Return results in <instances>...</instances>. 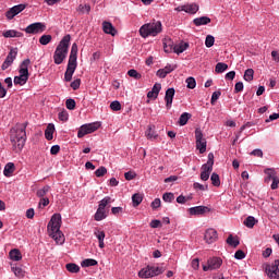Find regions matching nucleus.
I'll use <instances>...</instances> for the list:
<instances>
[{
    "instance_id": "obj_1",
    "label": "nucleus",
    "mask_w": 279,
    "mask_h": 279,
    "mask_svg": "<svg viewBox=\"0 0 279 279\" xmlns=\"http://www.w3.org/2000/svg\"><path fill=\"white\" fill-rule=\"evenodd\" d=\"M27 122L17 123L14 128L11 129L10 141L14 151H21L25 147L27 141Z\"/></svg>"
},
{
    "instance_id": "obj_2",
    "label": "nucleus",
    "mask_w": 279,
    "mask_h": 279,
    "mask_svg": "<svg viewBox=\"0 0 279 279\" xmlns=\"http://www.w3.org/2000/svg\"><path fill=\"white\" fill-rule=\"evenodd\" d=\"M61 223L62 216L60 214H54L48 223L49 236L56 241L57 245H63L65 241L64 234L60 231Z\"/></svg>"
},
{
    "instance_id": "obj_3",
    "label": "nucleus",
    "mask_w": 279,
    "mask_h": 279,
    "mask_svg": "<svg viewBox=\"0 0 279 279\" xmlns=\"http://www.w3.org/2000/svg\"><path fill=\"white\" fill-rule=\"evenodd\" d=\"M71 43V35H65L56 48L53 60L54 64H62L66 60L69 53V45Z\"/></svg>"
},
{
    "instance_id": "obj_4",
    "label": "nucleus",
    "mask_w": 279,
    "mask_h": 279,
    "mask_svg": "<svg viewBox=\"0 0 279 279\" xmlns=\"http://www.w3.org/2000/svg\"><path fill=\"white\" fill-rule=\"evenodd\" d=\"M162 32V23L160 21L147 23L141 26L140 35L142 38H149V36H158Z\"/></svg>"
},
{
    "instance_id": "obj_5",
    "label": "nucleus",
    "mask_w": 279,
    "mask_h": 279,
    "mask_svg": "<svg viewBox=\"0 0 279 279\" xmlns=\"http://www.w3.org/2000/svg\"><path fill=\"white\" fill-rule=\"evenodd\" d=\"M108 204H112V197L110 196H106L99 202L98 209L94 215L95 221H104V219L108 217V214L106 213V206H108Z\"/></svg>"
},
{
    "instance_id": "obj_6",
    "label": "nucleus",
    "mask_w": 279,
    "mask_h": 279,
    "mask_svg": "<svg viewBox=\"0 0 279 279\" xmlns=\"http://www.w3.org/2000/svg\"><path fill=\"white\" fill-rule=\"evenodd\" d=\"M165 269L162 267L158 266H147L140 270L138 276L140 278H154L156 276H160V274H163Z\"/></svg>"
},
{
    "instance_id": "obj_7",
    "label": "nucleus",
    "mask_w": 279,
    "mask_h": 279,
    "mask_svg": "<svg viewBox=\"0 0 279 279\" xmlns=\"http://www.w3.org/2000/svg\"><path fill=\"white\" fill-rule=\"evenodd\" d=\"M98 128H101V123H99V122L83 124L78 129L77 137L84 138V136H86V134H93V132H97Z\"/></svg>"
},
{
    "instance_id": "obj_8",
    "label": "nucleus",
    "mask_w": 279,
    "mask_h": 279,
    "mask_svg": "<svg viewBox=\"0 0 279 279\" xmlns=\"http://www.w3.org/2000/svg\"><path fill=\"white\" fill-rule=\"evenodd\" d=\"M195 138H196V149H198L199 154H206L207 142L204 138V133L202 129H195Z\"/></svg>"
},
{
    "instance_id": "obj_9",
    "label": "nucleus",
    "mask_w": 279,
    "mask_h": 279,
    "mask_svg": "<svg viewBox=\"0 0 279 279\" xmlns=\"http://www.w3.org/2000/svg\"><path fill=\"white\" fill-rule=\"evenodd\" d=\"M221 265H223V259L220 257H210L207 260V265H203V271H215L220 269Z\"/></svg>"
},
{
    "instance_id": "obj_10",
    "label": "nucleus",
    "mask_w": 279,
    "mask_h": 279,
    "mask_svg": "<svg viewBox=\"0 0 279 279\" xmlns=\"http://www.w3.org/2000/svg\"><path fill=\"white\" fill-rule=\"evenodd\" d=\"M16 56H19V48H11L10 52L8 53L5 60L1 65L2 71H7V69H10V66L14 64V60H16Z\"/></svg>"
},
{
    "instance_id": "obj_11",
    "label": "nucleus",
    "mask_w": 279,
    "mask_h": 279,
    "mask_svg": "<svg viewBox=\"0 0 279 279\" xmlns=\"http://www.w3.org/2000/svg\"><path fill=\"white\" fill-rule=\"evenodd\" d=\"M45 29H47V25H45V23L43 22H35L31 25H28L24 32L26 34H43V32H45Z\"/></svg>"
},
{
    "instance_id": "obj_12",
    "label": "nucleus",
    "mask_w": 279,
    "mask_h": 279,
    "mask_svg": "<svg viewBox=\"0 0 279 279\" xmlns=\"http://www.w3.org/2000/svg\"><path fill=\"white\" fill-rule=\"evenodd\" d=\"M279 259H276L271 265L266 266V274L271 279H279Z\"/></svg>"
},
{
    "instance_id": "obj_13",
    "label": "nucleus",
    "mask_w": 279,
    "mask_h": 279,
    "mask_svg": "<svg viewBox=\"0 0 279 279\" xmlns=\"http://www.w3.org/2000/svg\"><path fill=\"white\" fill-rule=\"evenodd\" d=\"M25 8H27V4H17V5L12 7L5 13L7 19L9 21H12V19H14V16L21 14V12H23V10H25Z\"/></svg>"
},
{
    "instance_id": "obj_14",
    "label": "nucleus",
    "mask_w": 279,
    "mask_h": 279,
    "mask_svg": "<svg viewBox=\"0 0 279 279\" xmlns=\"http://www.w3.org/2000/svg\"><path fill=\"white\" fill-rule=\"evenodd\" d=\"M75 69H77V63H72L68 61L66 71L64 73L65 82H71V80H73V73H75Z\"/></svg>"
},
{
    "instance_id": "obj_15",
    "label": "nucleus",
    "mask_w": 279,
    "mask_h": 279,
    "mask_svg": "<svg viewBox=\"0 0 279 279\" xmlns=\"http://www.w3.org/2000/svg\"><path fill=\"white\" fill-rule=\"evenodd\" d=\"M173 97H175V89L173 87H170L166 90V96H165V101H166V107L171 109V106L173 104Z\"/></svg>"
},
{
    "instance_id": "obj_16",
    "label": "nucleus",
    "mask_w": 279,
    "mask_h": 279,
    "mask_svg": "<svg viewBox=\"0 0 279 279\" xmlns=\"http://www.w3.org/2000/svg\"><path fill=\"white\" fill-rule=\"evenodd\" d=\"M204 239H205L206 243H208L209 245L211 243H215V241H217V239H218L217 230L207 229L205 232Z\"/></svg>"
},
{
    "instance_id": "obj_17",
    "label": "nucleus",
    "mask_w": 279,
    "mask_h": 279,
    "mask_svg": "<svg viewBox=\"0 0 279 279\" xmlns=\"http://www.w3.org/2000/svg\"><path fill=\"white\" fill-rule=\"evenodd\" d=\"M189 213L192 216L206 215V213H210V208L206 206H196L189 208Z\"/></svg>"
},
{
    "instance_id": "obj_18",
    "label": "nucleus",
    "mask_w": 279,
    "mask_h": 279,
    "mask_svg": "<svg viewBox=\"0 0 279 279\" xmlns=\"http://www.w3.org/2000/svg\"><path fill=\"white\" fill-rule=\"evenodd\" d=\"M102 31L105 34H109L110 36H114L117 34V28H114V25L108 21L102 22Z\"/></svg>"
},
{
    "instance_id": "obj_19",
    "label": "nucleus",
    "mask_w": 279,
    "mask_h": 279,
    "mask_svg": "<svg viewBox=\"0 0 279 279\" xmlns=\"http://www.w3.org/2000/svg\"><path fill=\"white\" fill-rule=\"evenodd\" d=\"M32 64V60L25 59L21 62L19 73L24 75H29V65Z\"/></svg>"
},
{
    "instance_id": "obj_20",
    "label": "nucleus",
    "mask_w": 279,
    "mask_h": 279,
    "mask_svg": "<svg viewBox=\"0 0 279 279\" xmlns=\"http://www.w3.org/2000/svg\"><path fill=\"white\" fill-rule=\"evenodd\" d=\"M94 235L96 236V239H98L99 247L104 250L106 247V244L104 243V239H106V232L96 229L94 231Z\"/></svg>"
},
{
    "instance_id": "obj_21",
    "label": "nucleus",
    "mask_w": 279,
    "mask_h": 279,
    "mask_svg": "<svg viewBox=\"0 0 279 279\" xmlns=\"http://www.w3.org/2000/svg\"><path fill=\"white\" fill-rule=\"evenodd\" d=\"M27 80H29V75L27 74H20L19 76H15L13 80V84L19 86H25L27 84Z\"/></svg>"
},
{
    "instance_id": "obj_22",
    "label": "nucleus",
    "mask_w": 279,
    "mask_h": 279,
    "mask_svg": "<svg viewBox=\"0 0 279 279\" xmlns=\"http://www.w3.org/2000/svg\"><path fill=\"white\" fill-rule=\"evenodd\" d=\"M175 50V44H173V40L171 39H165L163 40V51L166 53H172Z\"/></svg>"
},
{
    "instance_id": "obj_23",
    "label": "nucleus",
    "mask_w": 279,
    "mask_h": 279,
    "mask_svg": "<svg viewBox=\"0 0 279 279\" xmlns=\"http://www.w3.org/2000/svg\"><path fill=\"white\" fill-rule=\"evenodd\" d=\"M189 49V43L181 41L179 44H174V53H184Z\"/></svg>"
},
{
    "instance_id": "obj_24",
    "label": "nucleus",
    "mask_w": 279,
    "mask_h": 279,
    "mask_svg": "<svg viewBox=\"0 0 279 279\" xmlns=\"http://www.w3.org/2000/svg\"><path fill=\"white\" fill-rule=\"evenodd\" d=\"M210 173H213V168L208 169V166H202L201 180H203V182L208 181Z\"/></svg>"
},
{
    "instance_id": "obj_25",
    "label": "nucleus",
    "mask_w": 279,
    "mask_h": 279,
    "mask_svg": "<svg viewBox=\"0 0 279 279\" xmlns=\"http://www.w3.org/2000/svg\"><path fill=\"white\" fill-rule=\"evenodd\" d=\"M15 169L16 167L14 166V162H8L4 167L3 175H5V178H10L12 173H14Z\"/></svg>"
},
{
    "instance_id": "obj_26",
    "label": "nucleus",
    "mask_w": 279,
    "mask_h": 279,
    "mask_svg": "<svg viewBox=\"0 0 279 279\" xmlns=\"http://www.w3.org/2000/svg\"><path fill=\"white\" fill-rule=\"evenodd\" d=\"M194 25H196V27H199L202 25H208V23H210V17L208 16H201V17H196L193 20Z\"/></svg>"
},
{
    "instance_id": "obj_27",
    "label": "nucleus",
    "mask_w": 279,
    "mask_h": 279,
    "mask_svg": "<svg viewBox=\"0 0 279 279\" xmlns=\"http://www.w3.org/2000/svg\"><path fill=\"white\" fill-rule=\"evenodd\" d=\"M69 62L77 64V44L72 45Z\"/></svg>"
},
{
    "instance_id": "obj_28",
    "label": "nucleus",
    "mask_w": 279,
    "mask_h": 279,
    "mask_svg": "<svg viewBox=\"0 0 279 279\" xmlns=\"http://www.w3.org/2000/svg\"><path fill=\"white\" fill-rule=\"evenodd\" d=\"M23 33L14 31V29H9L3 33L4 38H22Z\"/></svg>"
},
{
    "instance_id": "obj_29",
    "label": "nucleus",
    "mask_w": 279,
    "mask_h": 279,
    "mask_svg": "<svg viewBox=\"0 0 279 279\" xmlns=\"http://www.w3.org/2000/svg\"><path fill=\"white\" fill-rule=\"evenodd\" d=\"M184 10L187 14H197L199 11V5L196 3L185 4Z\"/></svg>"
},
{
    "instance_id": "obj_30",
    "label": "nucleus",
    "mask_w": 279,
    "mask_h": 279,
    "mask_svg": "<svg viewBox=\"0 0 279 279\" xmlns=\"http://www.w3.org/2000/svg\"><path fill=\"white\" fill-rule=\"evenodd\" d=\"M9 256L11 260L19 262L23 258V255L21 254V251L17 248H13L10 251Z\"/></svg>"
},
{
    "instance_id": "obj_31",
    "label": "nucleus",
    "mask_w": 279,
    "mask_h": 279,
    "mask_svg": "<svg viewBox=\"0 0 279 279\" xmlns=\"http://www.w3.org/2000/svg\"><path fill=\"white\" fill-rule=\"evenodd\" d=\"M53 132H56V125L48 124V126L45 131V136H46L47 141H53Z\"/></svg>"
},
{
    "instance_id": "obj_32",
    "label": "nucleus",
    "mask_w": 279,
    "mask_h": 279,
    "mask_svg": "<svg viewBox=\"0 0 279 279\" xmlns=\"http://www.w3.org/2000/svg\"><path fill=\"white\" fill-rule=\"evenodd\" d=\"M155 126L149 125L148 129L146 130V137L148 141H156L158 138V135L156 134V131L154 130Z\"/></svg>"
},
{
    "instance_id": "obj_33",
    "label": "nucleus",
    "mask_w": 279,
    "mask_h": 279,
    "mask_svg": "<svg viewBox=\"0 0 279 279\" xmlns=\"http://www.w3.org/2000/svg\"><path fill=\"white\" fill-rule=\"evenodd\" d=\"M191 113L189 112H183L180 118H179V125L183 126L186 125V123H189V119H191Z\"/></svg>"
},
{
    "instance_id": "obj_34",
    "label": "nucleus",
    "mask_w": 279,
    "mask_h": 279,
    "mask_svg": "<svg viewBox=\"0 0 279 279\" xmlns=\"http://www.w3.org/2000/svg\"><path fill=\"white\" fill-rule=\"evenodd\" d=\"M227 243L228 245H230L231 247H239L240 245V241H239V238H233L232 234H230L227 239Z\"/></svg>"
},
{
    "instance_id": "obj_35",
    "label": "nucleus",
    "mask_w": 279,
    "mask_h": 279,
    "mask_svg": "<svg viewBox=\"0 0 279 279\" xmlns=\"http://www.w3.org/2000/svg\"><path fill=\"white\" fill-rule=\"evenodd\" d=\"M243 80H245V82H253L254 81V69L245 70Z\"/></svg>"
},
{
    "instance_id": "obj_36",
    "label": "nucleus",
    "mask_w": 279,
    "mask_h": 279,
    "mask_svg": "<svg viewBox=\"0 0 279 279\" xmlns=\"http://www.w3.org/2000/svg\"><path fill=\"white\" fill-rule=\"evenodd\" d=\"M257 220L256 218H254V216H248L245 220H244V226H246V228H254V226H256Z\"/></svg>"
},
{
    "instance_id": "obj_37",
    "label": "nucleus",
    "mask_w": 279,
    "mask_h": 279,
    "mask_svg": "<svg viewBox=\"0 0 279 279\" xmlns=\"http://www.w3.org/2000/svg\"><path fill=\"white\" fill-rule=\"evenodd\" d=\"M51 186L45 185L43 189H39L36 192L37 197L45 198V195H47L50 191Z\"/></svg>"
},
{
    "instance_id": "obj_38",
    "label": "nucleus",
    "mask_w": 279,
    "mask_h": 279,
    "mask_svg": "<svg viewBox=\"0 0 279 279\" xmlns=\"http://www.w3.org/2000/svg\"><path fill=\"white\" fill-rule=\"evenodd\" d=\"M132 202H133V206L134 208H136V206H141L142 202H143V195L136 193L132 196Z\"/></svg>"
},
{
    "instance_id": "obj_39",
    "label": "nucleus",
    "mask_w": 279,
    "mask_h": 279,
    "mask_svg": "<svg viewBox=\"0 0 279 279\" xmlns=\"http://www.w3.org/2000/svg\"><path fill=\"white\" fill-rule=\"evenodd\" d=\"M96 265H97V260H96V259H93V258L84 259V260L81 263V266H82V267H95Z\"/></svg>"
},
{
    "instance_id": "obj_40",
    "label": "nucleus",
    "mask_w": 279,
    "mask_h": 279,
    "mask_svg": "<svg viewBox=\"0 0 279 279\" xmlns=\"http://www.w3.org/2000/svg\"><path fill=\"white\" fill-rule=\"evenodd\" d=\"M215 71L216 73H225V71H228V64L219 62L216 64Z\"/></svg>"
},
{
    "instance_id": "obj_41",
    "label": "nucleus",
    "mask_w": 279,
    "mask_h": 279,
    "mask_svg": "<svg viewBox=\"0 0 279 279\" xmlns=\"http://www.w3.org/2000/svg\"><path fill=\"white\" fill-rule=\"evenodd\" d=\"M65 269L70 271V274L80 272V267L76 264L70 263L65 265Z\"/></svg>"
},
{
    "instance_id": "obj_42",
    "label": "nucleus",
    "mask_w": 279,
    "mask_h": 279,
    "mask_svg": "<svg viewBox=\"0 0 279 279\" xmlns=\"http://www.w3.org/2000/svg\"><path fill=\"white\" fill-rule=\"evenodd\" d=\"M210 180L214 186H221V180L219 179V174L216 172L211 173Z\"/></svg>"
},
{
    "instance_id": "obj_43",
    "label": "nucleus",
    "mask_w": 279,
    "mask_h": 279,
    "mask_svg": "<svg viewBox=\"0 0 279 279\" xmlns=\"http://www.w3.org/2000/svg\"><path fill=\"white\" fill-rule=\"evenodd\" d=\"M162 199H163V202L171 204V202H173V199H175V195L171 192H167L162 195Z\"/></svg>"
},
{
    "instance_id": "obj_44",
    "label": "nucleus",
    "mask_w": 279,
    "mask_h": 279,
    "mask_svg": "<svg viewBox=\"0 0 279 279\" xmlns=\"http://www.w3.org/2000/svg\"><path fill=\"white\" fill-rule=\"evenodd\" d=\"M264 173H266L267 179L266 180H274V178H278V175H276V170L271 169V168H267Z\"/></svg>"
},
{
    "instance_id": "obj_45",
    "label": "nucleus",
    "mask_w": 279,
    "mask_h": 279,
    "mask_svg": "<svg viewBox=\"0 0 279 279\" xmlns=\"http://www.w3.org/2000/svg\"><path fill=\"white\" fill-rule=\"evenodd\" d=\"M215 45V37L213 35H207L205 39V47L210 49Z\"/></svg>"
},
{
    "instance_id": "obj_46",
    "label": "nucleus",
    "mask_w": 279,
    "mask_h": 279,
    "mask_svg": "<svg viewBox=\"0 0 279 279\" xmlns=\"http://www.w3.org/2000/svg\"><path fill=\"white\" fill-rule=\"evenodd\" d=\"M77 12H81L82 14H89L90 13V4H80L77 8Z\"/></svg>"
},
{
    "instance_id": "obj_47",
    "label": "nucleus",
    "mask_w": 279,
    "mask_h": 279,
    "mask_svg": "<svg viewBox=\"0 0 279 279\" xmlns=\"http://www.w3.org/2000/svg\"><path fill=\"white\" fill-rule=\"evenodd\" d=\"M213 165H215V155L213 153L208 154V160L203 166H207V169H213Z\"/></svg>"
},
{
    "instance_id": "obj_48",
    "label": "nucleus",
    "mask_w": 279,
    "mask_h": 279,
    "mask_svg": "<svg viewBox=\"0 0 279 279\" xmlns=\"http://www.w3.org/2000/svg\"><path fill=\"white\" fill-rule=\"evenodd\" d=\"M108 173V169L106 167H100L95 171L96 178H104Z\"/></svg>"
},
{
    "instance_id": "obj_49",
    "label": "nucleus",
    "mask_w": 279,
    "mask_h": 279,
    "mask_svg": "<svg viewBox=\"0 0 279 279\" xmlns=\"http://www.w3.org/2000/svg\"><path fill=\"white\" fill-rule=\"evenodd\" d=\"M51 40H52L51 35H43V36L39 38L40 45H44V46L49 45V43H51Z\"/></svg>"
},
{
    "instance_id": "obj_50",
    "label": "nucleus",
    "mask_w": 279,
    "mask_h": 279,
    "mask_svg": "<svg viewBox=\"0 0 279 279\" xmlns=\"http://www.w3.org/2000/svg\"><path fill=\"white\" fill-rule=\"evenodd\" d=\"M14 276H16V278H23V276H25V272L23 271V268L21 267H12L11 268Z\"/></svg>"
},
{
    "instance_id": "obj_51",
    "label": "nucleus",
    "mask_w": 279,
    "mask_h": 279,
    "mask_svg": "<svg viewBox=\"0 0 279 279\" xmlns=\"http://www.w3.org/2000/svg\"><path fill=\"white\" fill-rule=\"evenodd\" d=\"M185 82L187 84V88L193 89L197 86V82L195 81V77H193V76L187 77Z\"/></svg>"
},
{
    "instance_id": "obj_52",
    "label": "nucleus",
    "mask_w": 279,
    "mask_h": 279,
    "mask_svg": "<svg viewBox=\"0 0 279 279\" xmlns=\"http://www.w3.org/2000/svg\"><path fill=\"white\" fill-rule=\"evenodd\" d=\"M129 77H134V80H141L142 75L136 70L132 69L128 71Z\"/></svg>"
},
{
    "instance_id": "obj_53",
    "label": "nucleus",
    "mask_w": 279,
    "mask_h": 279,
    "mask_svg": "<svg viewBox=\"0 0 279 279\" xmlns=\"http://www.w3.org/2000/svg\"><path fill=\"white\" fill-rule=\"evenodd\" d=\"M161 89H162V85H161L160 83H156V84L153 86L151 90H153V93L155 94V99L158 98V95H159V93H160Z\"/></svg>"
},
{
    "instance_id": "obj_54",
    "label": "nucleus",
    "mask_w": 279,
    "mask_h": 279,
    "mask_svg": "<svg viewBox=\"0 0 279 279\" xmlns=\"http://www.w3.org/2000/svg\"><path fill=\"white\" fill-rule=\"evenodd\" d=\"M58 118H59V121L66 122L69 121V112L66 110H63L59 112Z\"/></svg>"
},
{
    "instance_id": "obj_55",
    "label": "nucleus",
    "mask_w": 279,
    "mask_h": 279,
    "mask_svg": "<svg viewBox=\"0 0 279 279\" xmlns=\"http://www.w3.org/2000/svg\"><path fill=\"white\" fill-rule=\"evenodd\" d=\"M110 108L113 112H119V110H121V102H119V100H114L110 104Z\"/></svg>"
},
{
    "instance_id": "obj_56",
    "label": "nucleus",
    "mask_w": 279,
    "mask_h": 279,
    "mask_svg": "<svg viewBox=\"0 0 279 279\" xmlns=\"http://www.w3.org/2000/svg\"><path fill=\"white\" fill-rule=\"evenodd\" d=\"M65 107L68 108V110H75V99H66Z\"/></svg>"
},
{
    "instance_id": "obj_57",
    "label": "nucleus",
    "mask_w": 279,
    "mask_h": 279,
    "mask_svg": "<svg viewBox=\"0 0 279 279\" xmlns=\"http://www.w3.org/2000/svg\"><path fill=\"white\" fill-rule=\"evenodd\" d=\"M219 97H221V92L213 93L211 100H210L211 106H215V104H217V99H219Z\"/></svg>"
},
{
    "instance_id": "obj_58",
    "label": "nucleus",
    "mask_w": 279,
    "mask_h": 279,
    "mask_svg": "<svg viewBox=\"0 0 279 279\" xmlns=\"http://www.w3.org/2000/svg\"><path fill=\"white\" fill-rule=\"evenodd\" d=\"M175 69H178V65H175V64H167L163 68V71H166L167 74L169 75V73H173V71H175Z\"/></svg>"
},
{
    "instance_id": "obj_59",
    "label": "nucleus",
    "mask_w": 279,
    "mask_h": 279,
    "mask_svg": "<svg viewBox=\"0 0 279 279\" xmlns=\"http://www.w3.org/2000/svg\"><path fill=\"white\" fill-rule=\"evenodd\" d=\"M234 258L236 260H243V258H245V252H243L242 250L236 251L234 254Z\"/></svg>"
},
{
    "instance_id": "obj_60",
    "label": "nucleus",
    "mask_w": 279,
    "mask_h": 279,
    "mask_svg": "<svg viewBox=\"0 0 279 279\" xmlns=\"http://www.w3.org/2000/svg\"><path fill=\"white\" fill-rule=\"evenodd\" d=\"M160 205H161L160 198H155V199L151 202V204H150L153 210H156L157 208H160Z\"/></svg>"
},
{
    "instance_id": "obj_61",
    "label": "nucleus",
    "mask_w": 279,
    "mask_h": 279,
    "mask_svg": "<svg viewBox=\"0 0 279 279\" xmlns=\"http://www.w3.org/2000/svg\"><path fill=\"white\" fill-rule=\"evenodd\" d=\"M193 186H194V189L196 190V191H207L208 190V185H203V184H201V183H197V182H195L194 184H193Z\"/></svg>"
},
{
    "instance_id": "obj_62",
    "label": "nucleus",
    "mask_w": 279,
    "mask_h": 279,
    "mask_svg": "<svg viewBox=\"0 0 279 279\" xmlns=\"http://www.w3.org/2000/svg\"><path fill=\"white\" fill-rule=\"evenodd\" d=\"M46 206H49V199L47 197L40 198L38 208H43V207L45 208Z\"/></svg>"
},
{
    "instance_id": "obj_63",
    "label": "nucleus",
    "mask_w": 279,
    "mask_h": 279,
    "mask_svg": "<svg viewBox=\"0 0 279 279\" xmlns=\"http://www.w3.org/2000/svg\"><path fill=\"white\" fill-rule=\"evenodd\" d=\"M243 82H238L234 86V93H243Z\"/></svg>"
},
{
    "instance_id": "obj_64",
    "label": "nucleus",
    "mask_w": 279,
    "mask_h": 279,
    "mask_svg": "<svg viewBox=\"0 0 279 279\" xmlns=\"http://www.w3.org/2000/svg\"><path fill=\"white\" fill-rule=\"evenodd\" d=\"M124 178H125V180H129V181L134 180V178H136V174L132 171H129V172L124 173Z\"/></svg>"
}]
</instances>
